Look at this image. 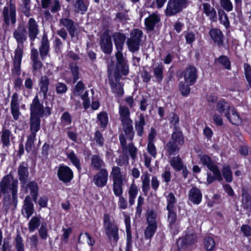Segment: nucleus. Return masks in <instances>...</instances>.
<instances>
[{
	"instance_id": "obj_22",
	"label": "nucleus",
	"mask_w": 251,
	"mask_h": 251,
	"mask_svg": "<svg viewBox=\"0 0 251 251\" xmlns=\"http://www.w3.org/2000/svg\"><path fill=\"white\" fill-rule=\"evenodd\" d=\"M160 21V17L158 14L154 13L150 15L145 20V24L147 28L150 31L154 29L155 25Z\"/></svg>"
},
{
	"instance_id": "obj_5",
	"label": "nucleus",
	"mask_w": 251,
	"mask_h": 251,
	"mask_svg": "<svg viewBox=\"0 0 251 251\" xmlns=\"http://www.w3.org/2000/svg\"><path fill=\"white\" fill-rule=\"evenodd\" d=\"M143 34L142 31L139 29H134L131 31L130 37L126 41L128 49L130 51L133 53L139 50Z\"/></svg>"
},
{
	"instance_id": "obj_43",
	"label": "nucleus",
	"mask_w": 251,
	"mask_h": 251,
	"mask_svg": "<svg viewBox=\"0 0 251 251\" xmlns=\"http://www.w3.org/2000/svg\"><path fill=\"white\" fill-rule=\"evenodd\" d=\"M226 117L233 125H238L241 123V119L234 107L231 108L230 113H229L228 115Z\"/></svg>"
},
{
	"instance_id": "obj_50",
	"label": "nucleus",
	"mask_w": 251,
	"mask_h": 251,
	"mask_svg": "<svg viewBox=\"0 0 251 251\" xmlns=\"http://www.w3.org/2000/svg\"><path fill=\"white\" fill-rule=\"evenodd\" d=\"M166 199L167 202L166 208L167 210H173L175 207V204L176 202V200L175 195L173 193L170 192L166 196Z\"/></svg>"
},
{
	"instance_id": "obj_32",
	"label": "nucleus",
	"mask_w": 251,
	"mask_h": 251,
	"mask_svg": "<svg viewBox=\"0 0 251 251\" xmlns=\"http://www.w3.org/2000/svg\"><path fill=\"white\" fill-rule=\"evenodd\" d=\"M209 35L213 41L221 46L223 43V34L222 31L217 28H213L209 31Z\"/></svg>"
},
{
	"instance_id": "obj_10",
	"label": "nucleus",
	"mask_w": 251,
	"mask_h": 251,
	"mask_svg": "<svg viewBox=\"0 0 251 251\" xmlns=\"http://www.w3.org/2000/svg\"><path fill=\"white\" fill-rule=\"evenodd\" d=\"M59 24L66 28L72 39L77 37L79 34L78 25L73 20L67 18H62L59 20Z\"/></svg>"
},
{
	"instance_id": "obj_2",
	"label": "nucleus",
	"mask_w": 251,
	"mask_h": 251,
	"mask_svg": "<svg viewBox=\"0 0 251 251\" xmlns=\"http://www.w3.org/2000/svg\"><path fill=\"white\" fill-rule=\"evenodd\" d=\"M112 36L117 50L115 54L117 59V70L118 71H121L123 75H126L128 73V66L122 52L126 38V35L122 33L115 32Z\"/></svg>"
},
{
	"instance_id": "obj_3",
	"label": "nucleus",
	"mask_w": 251,
	"mask_h": 251,
	"mask_svg": "<svg viewBox=\"0 0 251 251\" xmlns=\"http://www.w3.org/2000/svg\"><path fill=\"white\" fill-rule=\"evenodd\" d=\"M3 23L2 28L6 31L10 25H14L16 23V8L15 4L10 0L2 11Z\"/></svg>"
},
{
	"instance_id": "obj_58",
	"label": "nucleus",
	"mask_w": 251,
	"mask_h": 251,
	"mask_svg": "<svg viewBox=\"0 0 251 251\" xmlns=\"http://www.w3.org/2000/svg\"><path fill=\"white\" fill-rule=\"evenodd\" d=\"M97 118L100 123L101 126L105 128L108 123V116L106 112H101L97 116Z\"/></svg>"
},
{
	"instance_id": "obj_4",
	"label": "nucleus",
	"mask_w": 251,
	"mask_h": 251,
	"mask_svg": "<svg viewBox=\"0 0 251 251\" xmlns=\"http://www.w3.org/2000/svg\"><path fill=\"white\" fill-rule=\"evenodd\" d=\"M114 69V63L111 66L108 65V81L109 84L111 86L112 91L113 93L115 94L117 96L120 97L123 95L124 93V89L123 88V85L119 82L120 79V75L119 74L121 73L123 75L121 71H118L116 68V71L115 73V80L111 76V74L113 70Z\"/></svg>"
},
{
	"instance_id": "obj_9",
	"label": "nucleus",
	"mask_w": 251,
	"mask_h": 251,
	"mask_svg": "<svg viewBox=\"0 0 251 251\" xmlns=\"http://www.w3.org/2000/svg\"><path fill=\"white\" fill-rule=\"evenodd\" d=\"M188 0H169L165 10L166 15L172 16L180 12L187 5Z\"/></svg>"
},
{
	"instance_id": "obj_53",
	"label": "nucleus",
	"mask_w": 251,
	"mask_h": 251,
	"mask_svg": "<svg viewBox=\"0 0 251 251\" xmlns=\"http://www.w3.org/2000/svg\"><path fill=\"white\" fill-rule=\"evenodd\" d=\"M125 223L126 226V240H128V243L129 244L130 240L132 238V234L131 232L130 219L129 216L125 215Z\"/></svg>"
},
{
	"instance_id": "obj_34",
	"label": "nucleus",
	"mask_w": 251,
	"mask_h": 251,
	"mask_svg": "<svg viewBox=\"0 0 251 251\" xmlns=\"http://www.w3.org/2000/svg\"><path fill=\"white\" fill-rule=\"evenodd\" d=\"M73 6L76 13L84 14L87 10L88 4L85 0H75Z\"/></svg>"
},
{
	"instance_id": "obj_47",
	"label": "nucleus",
	"mask_w": 251,
	"mask_h": 251,
	"mask_svg": "<svg viewBox=\"0 0 251 251\" xmlns=\"http://www.w3.org/2000/svg\"><path fill=\"white\" fill-rule=\"evenodd\" d=\"M27 186L29 188L31 195L32 197L33 201L35 202L37 200L38 187L37 183L35 181H31L28 184Z\"/></svg>"
},
{
	"instance_id": "obj_29",
	"label": "nucleus",
	"mask_w": 251,
	"mask_h": 251,
	"mask_svg": "<svg viewBox=\"0 0 251 251\" xmlns=\"http://www.w3.org/2000/svg\"><path fill=\"white\" fill-rule=\"evenodd\" d=\"M233 107L231 106L228 102L225 100L219 101L216 105V110L222 115L225 117L228 115L230 113L231 108Z\"/></svg>"
},
{
	"instance_id": "obj_15",
	"label": "nucleus",
	"mask_w": 251,
	"mask_h": 251,
	"mask_svg": "<svg viewBox=\"0 0 251 251\" xmlns=\"http://www.w3.org/2000/svg\"><path fill=\"white\" fill-rule=\"evenodd\" d=\"M59 179L64 183H68L73 178V173L72 170L66 166H60L57 171Z\"/></svg>"
},
{
	"instance_id": "obj_35",
	"label": "nucleus",
	"mask_w": 251,
	"mask_h": 251,
	"mask_svg": "<svg viewBox=\"0 0 251 251\" xmlns=\"http://www.w3.org/2000/svg\"><path fill=\"white\" fill-rule=\"evenodd\" d=\"M110 176L113 182H124V176L121 172V169L118 166H113L112 168Z\"/></svg>"
},
{
	"instance_id": "obj_39",
	"label": "nucleus",
	"mask_w": 251,
	"mask_h": 251,
	"mask_svg": "<svg viewBox=\"0 0 251 251\" xmlns=\"http://www.w3.org/2000/svg\"><path fill=\"white\" fill-rule=\"evenodd\" d=\"M163 71L164 65L160 63H157L153 68V72L154 76L155 77L156 81L160 83L163 78Z\"/></svg>"
},
{
	"instance_id": "obj_51",
	"label": "nucleus",
	"mask_w": 251,
	"mask_h": 251,
	"mask_svg": "<svg viewBox=\"0 0 251 251\" xmlns=\"http://www.w3.org/2000/svg\"><path fill=\"white\" fill-rule=\"evenodd\" d=\"M215 63L218 62L226 69L230 70L231 68L230 62L226 56L221 55L218 58L215 59Z\"/></svg>"
},
{
	"instance_id": "obj_46",
	"label": "nucleus",
	"mask_w": 251,
	"mask_h": 251,
	"mask_svg": "<svg viewBox=\"0 0 251 251\" xmlns=\"http://www.w3.org/2000/svg\"><path fill=\"white\" fill-rule=\"evenodd\" d=\"M203 246L207 251H212L215 247L214 239L210 236H206L203 239Z\"/></svg>"
},
{
	"instance_id": "obj_44",
	"label": "nucleus",
	"mask_w": 251,
	"mask_h": 251,
	"mask_svg": "<svg viewBox=\"0 0 251 251\" xmlns=\"http://www.w3.org/2000/svg\"><path fill=\"white\" fill-rule=\"evenodd\" d=\"M137 193V187L134 183H132L131 184L128 190L129 203L130 205H132L134 204V200L136 197Z\"/></svg>"
},
{
	"instance_id": "obj_27",
	"label": "nucleus",
	"mask_w": 251,
	"mask_h": 251,
	"mask_svg": "<svg viewBox=\"0 0 251 251\" xmlns=\"http://www.w3.org/2000/svg\"><path fill=\"white\" fill-rule=\"evenodd\" d=\"M50 84V79L46 75H42L39 80V85L40 87V93L43 94V98L47 99V93L49 91V85Z\"/></svg>"
},
{
	"instance_id": "obj_60",
	"label": "nucleus",
	"mask_w": 251,
	"mask_h": 251,
	"mask_svg": "<svg viewBox=\"0 0 251 251\" xmlns=\"http://www.w3.org/2000/svg\"><path fill=\"white\" fill-rule=\"evenodd\" d=\"M94 139L96 143L100 147H102L104 145V138L102 133L99 131L97 130L94 133Z\"/></svg>"
},
{
	"instance_id": "obj_61",
	"label": "nucleus",
	"mask_w": 251,
	"mask_h": 251,
	"mask_svg": "<svg viewBox=\"0 0 251 251\" xmlns=\"http://www.w3.org/2000/svg\"><path fill=\"white\" fill-rule=\"evenodd\" d=\"M84 85L81 81H78L75 86L73 94L75 96L80 95L84 90Z\"/></svg>"
},
{
	"instance_id": "obj_40",
	"label": "nucleus",
	"mask_w": 251,
	"mask_h": 251,
	"mask_svg": "<svg viewBox=\"0 0 251 251\" xmlns=\"http://www.w3.org/2000/svg\"><path fill=\"white\" fill-rule=\"evenodd\" d=\"M203 12L206 16L209 17L211 20L216 21L217 19L216 12L213 7L207 3H204L202 4Z\"/></svg>"
},
{
	"instance_id": "obj_6",
	"label": "nucleus",
	"mask_w": 251,
	"mask_h": 251,
	"mask_svg": "<svg viewBox=\"0 0 251 251\" xmlns=\"http://www.w3.org/2000/svg\"><path fill=\"white\" fill-rule=\"evenodd\" d=\"M30 116L43 117L48 116L51 113L50 108L49 106L44 107L37 95H36L30 105Z\"/></svg>"
},
{
	"instance_id": "obj_31",
	"label": "nucleus",
	"mask_w": 251,
	"mask_h": 251,
	"mask_svg": "<svg viewBox=\"0 0 251 251\" xmlns=\"http://www.w3.org/2000/svg\"><path fill=\"white\" fill-rule=\"evenodd\" d=\"M105 233L111 241L116 243L119 239L118 228L114 225L105 228Z\"/></svg>"
},
{
	"instance_id": "obj_37",
	"label": "nucleus",
	"mask_w": 251,
	"mask_h": 251,
	"mask_svg": "<svg viewBox=\"0 0 251 251\" xmlns=\"http://www.w3.org/2000/svg\"><path fill=\"white\" fill-rule=\"evenodd\" d=\"M179 146L169 140L164 146L167 155L169 156L177 154L179 151Z\"/></svg>"
},
{
	"instance_id": "obj_52",
	"label": "nucleus",
	"mask_w": 251,
	"mask_h": 251,
	"mask_svg": "<svg viewBox=\"0 0 251 251\" xmlns=\"http://www.w3.org/2000/svg\"><path fill=\"white\" fill-rule=\"evenodd\" d=\"M36 135L29 134L25 143V150L27 152H30L34 147V141Z\"/></svg>"
},
{
	"instance_id": "obj_13",
	"label": "nucleus",
	"mask_w": 251,
	"mask_h": 251,
	"mask_svg": "<svg viewBox=\"0 0 251 251\" xmlns=\"http://www.w3.org/2000/svg\"><path fill=\"white\" fill-rule=\"evenodd\" d=\"M183 76L185 81L189 85H193L198 77V70L196 67L189 65L184 70Z\"/></svg>"
},
{
	"instance_id": "obj_11",
	"label": "nucleus",
	"mask_w": 251,
	"mask_h": 251,
	"mask_svg": "<svg viewBox=\"0 0 251 251\" xmlns=\"http://www.w3.org/2000/svg\"><path fill=\"white\" fill-rule=\"evenodd\" d=\"M200 159L202 164L207 167L213 173L215 177L219 181L223 180L222 175L218 167L214 164L211 158L207 155L203 154L200 155Z\"/></svg>"
},
{
	"instance_id": "obj_20",
	"label": "nucleus",
	"mask_w": 251,
	"mask_h": 251,
	"mask_svg": "<svg viewBox=\"0 0 251 251\" xmlns=\"http://www.w3.org/2000/svg\"><path fill=\"white\" fill-rule=\"evenodd\" d=\"M41 58L44 60L48 55L50 50V42L46 33L43 34L39 49Z\"/></svg>"
},
{
	"instance_id": "obj_57",
	"label": "nucleus",
	"mask_w": 251,
	"mask_h": 251,
	"mask_svg": "<svg viewBox=\"0 0 251 251\" xmlns=\"http://www.w3.org/2000/svg\"><path fill=\"white\" fill-rule=\"evenodd\" d=\"M39 235L43 240H46L49 236L47 225L45 222L42 223L40 228L38 230Z\"/></svg>"
},
{
	"instance_id": "obj_56",
	"label": "nucleus",
	"mask_w": 251,
	"mask_h": 251,
	"mask_svg": "<svg viewBox=\"0 0 251 251\" xmlns=\"http://www.w3.org/2000/svg\"><path fill=\"white\" fill-rule=\"evenodd\" d=\"M15 240V248L16 251H25L24 244L20 233L17 232Z\"/></svg>"
},
{
	"instance_id": "obj_21",
	"label": "nucleus",
	"mask_w": 251,
	"mask_h": 251,
	"mask_svg": "<svg viewBox=\"0 0 251 251\" xmlns=\"http://www.w3.org/2000/svg\"><path fill=\"white\" fill-rule=\"evenodd\" d=\"M30 58L32 62V73L34 74L43 66L42 63L39 60V53L37 49L35 48L31 49Z\"/></svg>"
},
{
	"instance_id": "obj_49",
	"label": "nucleus",
	"mask_w": 251,
	"mask_h": 251,
	"mask_svg": "<svg viewBox=\"0 0 251 251\" xmlns=\"http://www.w3.org/2000/svg\"><path fill=\"white\" fill-rule=\"evenodd\" d=\"M142 191L146 194L150 190V177L148 173L144 174L141 177Z\"/></svg>"
},
{
	"instance_id": "obj_24",
	"label": "nucleus",
	"mask_w": 251,
	"mask_h": 251,
	"mask_svg": "<svg viewBox=\"0 0 251 251\" xmlns=\"http://www.w3.org/2000/svg\"><path fill=\"white\" fill-rule=\"evenodd\" d=\"M123 128L126 138L129 141H132L134 136V131L132 126V120L121 121Z\"/></svg>"
},
{
	"instance_id": "obj_41",
	"label": "nucleus",
	"mask_w": 251,
	"mask_h": 251,
	"mask_svg": "<svg viewBox=\"0 0 251 251\" xmlns=\"http://www.w3.org/2000/svg\"><path fill=\"white\" fill-rule=\"evenodd\" d=\"M122 151L124 154H129L134 161L137 158L138 150L132 143L129 144L127 147L122 150Z\"/></svg>"
},
{
	"instance_id": "obj_19",
	"label": "nucleus",
	"mask_w": 251,
	"mask_h": 251,
	"mask_svg": "<svg viewBox=\"0 0 251 251\" xmlns=\"http://www.w3.org/2000/svg\"><path fill=\"white\" fill-rule=\"evenodd\" d=\"M90 167L94 170L100 171L105 168L106 164L102 158L98 154L92 155L90 159Z\"/></svg>"
},
{
	"instance_id": "obj_63",
	"label": "nucleus",
	"mask_w": 251,
	"mask_h": 251,
	"mask_svg": "<svg viewBox=\"0 0 251 251\" xmlns=\"http://www.w3.org/2000/svg\"><path fill=\"white\" fill-rule=\"evenodd\" d=\"M56 92L58 94L66 93L68 90L67 85L62 82H57L55 84Z\"/></svg>"
},
{
	"instance_id": "obj_17",
	"label": "nucleus",
	"mask_w": 251,
	"mask_h": 251,
	"mask_svg": "<svg viewBox=\"0 0 251 251\" xmlns=\"http://www.w3.org/2000/svg\"><path fill=\"white\" fill-rule=\"evenodd\" d=\"M34 205L30 196H27L24 201V204L21 210L22 215L28 219L33 214Z\"/></svg>"
},
{
	"instance_id": "obj_28",
	"label": "nucleus",
	"mask_w": 251,
	"mask_h": 251,
	"mask_svg": "<svg viewBox=\"0 0 251 251\" xmlns=\"http://www.w3.org/2000/svg\"><path fill=\"white\" fill-rule=\"evenodd\" d=\"M202 199V194L199 189L193 187L189 192V200L194 204H199Z\"/></svg>"
},
{
	"instance_id": "obj_36",
	"label": "nucleus",
	"mask_w": 251,
	"mask_h": 251,
	"mask_svg": "<svg viewBox=\"0 0 251 251\" xmlns=\"http://www.w3.org/2000/svg\"><path fill=\"white\" fill-rule=\"evenodd\" d=\"M12 137V134L8 129L3 128L1 131L0 141L2 147H8L10 145V139Z\"/></svg>"
},
{
	"instance_id": "obj_8",
	"label": "nucleus",
	"mask_w": 251,
	"mask_h": 251,
	"mask_svg": "<svg viewBox=\"0 0 251 251\" xmlns=\"http://www.w3.org/2000/svg\"><path fill=\"white\" fill-rule=\"evenodd\" d=\"M156 214L152 210L147 212V222L148 226L144 231L145 237L146 239H151L154 235L157 227L156 221Z\"/></svg>"
},
{
	"instance_id": "obj_48",
	"label": "nucleus",
	"mask_w": 251,
	"mask_h": 251,
	"mask_svg": "<svg viewBox=\"0 0 251 251\" xmlns=\"http://www.w3.org/2000/svg\"><path fill=\"white\" fill-rule=\"evenodd\" d=\"M120 119L121 121L131 120L130 116V111L128 108L125 106L120 105L119 107Z\"/></svg>"
},
{
	"instance_id": "obj_1",
	"label": "nucleus",
	"mask_w": 251,
	"mask_h": 251,
	"mask_svg": "<svg viewBox=\"0 0 251 251\" xmlns=\"http://www.w3.org/2000/svg\"><path fill=\"white\" fill-rule=\"evenodd\" d=\"M27 31L22 25H19L13 32V37L18 43V47L15 51L14 68L12 72L17 75L21 74V64L23 54V44L26 40Z\"/></svg>"
},
{
	"instance_id": "obj_26",
	"label": "nucleus",
	"mask_w": 251,
	"mask_h": 251,
	"mask_svg": "<svg viewBox=\"0 0 251 251\" xmlns=\"http://www.w3.org/2000/svg\"><path fill=\"white\" fill-rule=\"evenodd\" d=\"M18 174L19 180L23 185H25L27 182L28 176V166L26 163H21L18 168Z\"/></svg>"
},
{
	"instance_id": "obj_38",
	"label": "nucleus",
	"mask_w": 251,
	"mask_h": 251,
	"mask_svg": "<svg viewBox=\"0 0 251 251\" xmlns=\"http://www.w3.org/2000/svg\"><path fill=\"white\" fill-rule=\"evenodd\" d=\"M139 120L135 121V128L137 135L141 137L144 133V126L146 124L144 115L140 114L139 116Z\"/></svg>"
},
{
	"instance_id": "obj_42",
	"label": "nucleus",
	"mask_w": 251,
	"mask_h": 251,
	"mask_svg": "<svg viewBox=\"0 0 251 251\" xmlns=\"http://www.w3.org/2000/svg\"><path fill=\"white\" fill-rule=\"evenodd\" d=\"M171 166L176 171L181 170L183 168V164L181 158L178 156L172 157L170 159Z\"/></svg>"
},
{
	"instance_id": "obj_55",
	"label": "nucleus",
	"mask_w": 251,
	"mask_h": 251,
	"mask_svg": "<svg viewBox=\"0 0 251 251\" xmlns=\"http://www.w3.org/2000/svg\"><path fill=\"white\" fill-rule=\"evenodd\" d=\"M123 182H113V191L116 197L121 196L123 193Z\"/></svg>"
},
{
	"instance_id": "obj_30",
	"label": "nucleus",
	"mask_w": 251,
	"mask_h": 251,
	"mask_svg": "<svg viewBox=\"0 0 251 251\" xmlns=\"http://www.w3.org/2000/svg\"><path fill=\"white\" fill-rule=\"evenodd\" d=\"M241 207L249 214L251 211V197L244 189L242 190Z\"/></svg>"
},
{
	"instance_id": "obj_7",
	"label": "nucleus",
	"mask_w": 251,
	"mask_h": 251,
	"mask_svg": "<svg viewBox=\"0 0 251 251\" xmlns=\"http://www.w3.org/2000/svg\"><path fill=\"white\" fill-rule=\"evenodd\" d=\"M18 181L14 179L11 175L4 176L0 182V192L3 194L8 193L10 191H18Z\"/></svg>"
},
{
	"instance_id": "obj_12",
	"label": "nucleus",
	"mask_w": 251,
	"mask_h": 251,
	"mask_svg": "<svg viewBox=\"0 0 251 251\" xmlns=\"http://www.w3.org/2000/svg\"><path fill=\"white\" fill-rule=\"evenodd\" d=\"M100 49L104 53L110 54L112 51L113 46L111 37L107 31L102 34L100 39Z\"/></svg>"
},
{
	"instance_id": "obj_14",
	"label": "nucleus",
	"mask_w": 251,
	"mask_h": 251,
	"mask_svg": "<svg viewBox=\"0 0 251 251\" xmlns=\"http://www.w3.org/2000/svg\"><path fill=\"white\" fill-rule=\"evenodd\" d=\"M26 28L29 39L33 42L40 32L39 25L34 19L33 18L29 19L27 23Z\"/></svg>"
},
{
	"instance_id": "obj_64",
	"label": "nucleus",
	"mask_w": 251,
	"mask_h": 251,
	"mask_svg": "<svg viewBox=\"0 0 251 251\" xmlns=\"http://www.w3.org/2000/svg\"><path fill=\"white\" fill-rule=\"evenodd\" d=\"M50 11L55 13L61 9V5L59 0H53L50 4Z\"/></svg>"
},
{
	"instance_id": "obj_45",
	"label": "nucleus",
	"mask_w": 251,
	"mask_h": 251,
	"mask_svg": "<svg viewBox=\"0 0 251 251\" xmlns=\"http://www.w3.org/2000/svg\"><path fill=\"white\" fill-rule=\"evenodd\" d=\"M40 225V218L37 216H33L28 223V230L30 232L35 231Z\"/></svg>"
},
{
	"instance_id": "obj_59",
	"label": "nucleus",
	"mask_w": 251,
	"mask_h": 251,
	"mask_svg": "<svg viewBox=\"0 0 251 251\" xmlns=\"http://www.w3.org/2000/svg\"><path fill=\"white\" fill-rule=\"evenodd\" d=\"M68 156L71 160V162L76 167V168L79 171L81 170L79 160L75 154V153L74 152H72L68 154Z\"/></svg>"
},
{
	"instance_id": "obj_54",
	"label": "nucleus",
	"mask_w": 251,
	"mask_h": 251,
	"mask_svg": "<svg viewBox=\"0 0 251 251\" xmlns=\"http://www.w3.org/2000/svg\"><path fill=\"white\" fill-rule=\"evenodd\" d=\"M223 176L227 182H231L232 181V174L229 166H224L222 170Z\"/></svg>"
},
{
	"instance_id": "obj_18",
	"label": "nucleus",
	"mask_w": 251,
	"mask_h": 251,
	"mask_svg": "<svg viewBox=\"0 0 251 251\" xmlns=\"http://www.w3.org/2000/svg\"><path fill=\"white\" fill-rule=\"evenodd\" d=\"M19 102L20 100L18 94L16 93H13L11 97L10 109L12 115L15 120H17L21 114L19 110Z\"/></svg>"
},
{
	"instance_id": "obj_62",
	"label": "nucleus",
	"mask_w": 251,
	"mask_h": 251,
	"mask_svg": "<svg viewBox=\"0 0 251 251\" xmlns=\"http://www.w3.org/2000/svg\"><path fill=\"white\" fill-rule=\"evenodd\" d=\"M245 74L250 86L251 87V66L247 63L244 64Z\"/></svg>"
},
{
	"instance_id": "obj_33",
	"label": "nucleus",
	"mask_w": 251,
	"mask_h": 251,
	"mask_svg": "<svg viewBox=\"0 0 251 251\" xmlns=\"http://www.w3.org/2000/svg\"><path fill=\"white\" fill-rule=\"evenodd\" d=\"M40 117L39 116H30V134L36 135L40 129Z\"/></svg>"
},
{
	"instance_id": "obj_23",
	"label": "nucleus",
	"mask_w": 251,
	"mask_h": 251,
	"mask_svg": "<svg viewBox=\"0 0 251 251\" xmlns=\"http://www.w3.org/2000/svg\"><path fill=\"white\" fill-rule=\"evenodd\" d=\"M170 140L179 146H182L184 144L185 142L184 136L180 128L175 127V129H173Z\"/></svg>"
},
{
	"instance_id": "obj_25",
	"label": "nucleus",
	"mask_w": 251,
	"mask_h": 251,
	"mask_svg": "<svg viewBox=\"0 0 251 251\" xmlns=\"http://www.w3.org/2000/svg\"><path fill=\"white\" fill-rule=\"evenodd\" d=\"M197 241L196 234L192 231L188 232L184 238L179 239L177 242V246L179 248L181 244L184 245H190L195 243Z\"/></svg>"
},
{
	"instance_id": "obj_16",
	"label": "nucleus",
	"mask_w": 251,
	"mask_h": 251,
	"mask_svg": "<svg viewBox=\"0 0 251 251\" xmlns=\"http://www.w3.org/2000/svg\"><path fill=\"white\" fill-rule=\"evenodd\" d=\"M108 179V171L102 169L94 176L93 181L97 187H103L106 185Z\"/></svg>"
}]
</instances>
